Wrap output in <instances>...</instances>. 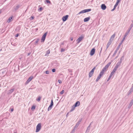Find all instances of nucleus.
Here are the masks:
<instances>
[{
	"label": "nucleus",
	"mask_w": 133,
	"mask_h": 133,
	"mask_svg": "<svg viewBox=\"0 0 133 133\" xmlns=\"http://www.w3.org/2000/svg\"><path fill=\"white\" fill-rule=\"evenodd\" d=\"M64 92V91L63 90L61 92H60V94L62 95L63 94Z\"/></svg>",
	"instance_id": "nucleus-30"
},
{
	"label": "nucleus",
	"mask_w": 133,
	"mask_h": 133,
	"mask_svg": "<svg viewBox=\"0 0 133 133\" xmlns=\"http://www.w3.org/2000/svg\"><path fill=\"white\" fill-rule=\"evenodd\" d=\"M41 123H39L37 125L36 130V132H37L39 131L41 128Z\"/></svg>",
	"instance_id": "nucleus-2"
},
{
	"label": "nucleus",
	"mask_w": 133,
	"mask_h": 133,
	"mask_svg": "<svg viewBox=\"0 0 133 133\" xmlns=\"http://www.w3.org/2000/svg\"><path fill=\"white\" fill-rule=\"evenodd\" d=\"M67 115H68V114H67V115H66V116H68Z\"/></svg>",
	"instance_id": "nucleus-62"
},
{
	"label": "nucleus",
	"mask_w": 133,
	"mask_h": 133,
	"mask_svg": "<svg viewBox=\"0 0 133 133\" xmlns=\"http://www.w3.org/2000/svg\"><path fill=\"white\" fill-rule=\"evenodd\" d=\"M33 78V76H31L29 77V78L28 79V80L26 82L25 84H26L29 83Z\"/></svg>",
	"instance_id": "nucleus-7"
},
{
	"label": "nucleus",
	"mask_w": 133,
	"mask_h": 133,
	"mask_svg": "<svg viewBox=\"0 0 133 133\" xmlns=\"http://www.w3.org/2000/svg\"><path fill=\"white\" fill-rule=\"evenodd\" d=\"M116 8V7H115V6H114V9H115V8Z\"/></svg>",
	"instance_id": "nucleus-58"
},
{
	"label": "nucleus",
	"mask_w": 133,
	"mask_h": 133,
	"mask_svg": "<svg viewBox=\"0 0 133 133\" xmlns=\"http://www.w3.org/2000/svg\"><path fill=\"white\" fill-rule=\"evenodd\" d=\"M6 73V71L4 70L2 72V73L3 74L4 73Z\"/></svg>",
	"instance_id": "nucleus-49"
},
{
	"label": "nucleus",
	"mask_w": 133,
	"mask_h": 133,
	"mask_svg": "<svg viewBox=\"0 0 133 133\" xmlns=\"http://www.w3.org/2000/svg\"><path fill=\"white\" fill-rule=\"evenodd\" d=\"M111 77H110V76H109V78H108V79H107V81H109Z\"/></svg>",
	"instance_id": "nucleus-44"
},
{
	"label": "nucleus",
	"mask_w": 133,
	"mask_h": 133,
	"mask_svg": "<svg viewBox=\"0 0 133 133\" xmlns=\"http://www.w3.org/2000/svg\"><path fill=\"white\" fill-rule=\"evenodd\" d=\"M52 108V107H48V111H49V110H51V109Z\"/></svg>",
	"instance_id": "nucleus-34"
},
{
	"label": "nucleus",
	"mask_w": 133,
	"mask_h": 133,
	"mask_svg": "<svg viewBox=\"0 0 133 133\" xmlns=\"http://www.w3.org/2000/svg\"><path fill=\"white\" fill-rule=\"evenodd\" d=\"M39 41V39H37V40L35 42V45H37V44Z\"/></svg>",
	"instance_id": "nucleus-26"
},
{
	"label": "nucleus",
	"mask_w": 133,
	"mask_h": 133,
	"mask_svg": "<svg viewBox=\"0 0 133 133\" xmlns=\"http://www.w3.org/2000/svg\"><path fill=\"white\" fill-rule=\"evenodd\" d=\"M133 91V84H132V86L131 87V88L129 90V91H128V95H129Z\"/></svg>",
	"instance_id": "nucleus-6"
},
{
	"label": "nucleus",
	"mask_w": 133,
	"mask_h": 133,
	"mask_svg": "<svg viewBox=\"0 0 133 133\" xmlns=\"http://www.w3.org/2000/svg\"><path fill=\"white\" fill-rule=\"evenodd\" d=\"M124 58V57L123 56H122L121 58L120 61H121V62H122V60H123V59Z\"/></svg>",
	"instance_id": "nucleus-31"
},
{
	"label": "nucleus",
	"mask_w": 133,
	"mask_h": 133,
	"mask_svg": "<svg viewBox=\"0 0 133 133\" xmlns=\"http://www.w3.org/2000/svg\"><path fill=\"white\" fill-rule=\"evenodd\" d=\"M18 36V34H16V37H17Z\"/></svg>",
	"instance_id": "nucleus-50"
},
{
	"label": "nucleus",
	"mask_w": 133,
	"mask_h": 133,
	"mask_svg": "<svg viewBox=\"0 0 133 133\" xmlns=\"http://www.w3.org/2000/svg\"><path fill=\"white\" fill-rule=\"evenodd\" d=\"M111 64V62L109 63L102 69V71L100 72L99 75L97 77L96 79V82H98L100 79L101 77L103 75L104 72L106 71L107 70L108 68Z\"/></svg>",
	"instance_id": "nucleus-1"
},
{
	"label": "nucleus",
	"mask_w": 133,
	"mask_h": 133,
	"mask_svg": "<svg viewBox=\"0 0 133 133\" xmlns=\"http://www.w3.org/2000/svg\"><path fill=\"white\" fill-rule=\"evenodd\" d=\"M47 32H46L42 36L41 39V42H43L45 41V40L46 38V37L47 34Z\"/></svg>",
	"instance_id": "nucleus-5"
},
{
	"label": "nucleus",
	"mask_w": 133,
	"mask_h": 133,
	"mask_svg": "<svg viewBox=\"0 0 133 133\" xmlns=\"http://www.w3.org/2000/svg\"><path fill=\"white\" fill-rule=\"evenodd\" d=\"M73 38L72 37H71V41H72L73 40Z\"/></svg>",
	"instance_id": "nucleus-52"
},
{
	"label": "nucleus",
	"mask_w": 133,
	"mask_h": 133,
	"mask_svg": "<svg viewBox=\"0 0 133 133\" xmlns=\"http://www.w3.org/2000/svg\"><path fill=\"white\" fill-rule=\"evenodd\" d=\"M45 73L46 74H49V72L48 71H46L45 72Z\"/></svg>",
	"instance_id": "nucleus-41"
},
{
	"label": "nucleus",
	"mask_w": 133,
	"mask_h": 133,
	"mask_svg": "<svg viewBox=\"0 0 133 133\" xmlns=\"http://www.w3.org/2000/svg\"><path fill=\"white\" fill-rule=\"evenodd\" d=\"M119 2L118 1H117V2H116V3L115 4H116V5H118V4H119Z\"/></svg>",
	"instance_id": "nucleus-46"
},
{
	"label": "nucleus",
	"mask_w": 133,
	"mask_h": 133,
	"mask_svg": "<svg viewBox=\"0 0 133 133\" xmlns=\"http://www.w3.org/2000/svg\"><path fill=\"white\" fill-rule=\"evenodd\" d=\"M31 54V53H28V56L29 55Z\"/></svg>",
	"instance_id": "nucleus-51"
},
{
	"label": "nucleus",
	"mask_w": 133,
	"mask_h": 133,
	"mask_svg": "<svg viewBox=\"0 0 133 133\" xmlns=\"http://www.w3.org/2000/svg\"><path fill=\"white\" fill-rule=\"evenodd\" d=\"M91 125V123L89 125L87 129L86 130V132H89V130L90 128V125Z\"/></svg>",
	"instance_id": "nucleus-20"
},
{
	"label": "nucleus",
	"mask_w": 133,
	"mask_h": 133,
	"mask_svg": "<svg viewBox=\"0 0 133 133\" xmlns=\"http://www.w3.org/2000/svg\"><path fill=\"white\" fill-rule=\"evenodd\" d=\"M50 52V50H48L46 52V54L45 55V56H48V55L49 54Z\"/></svg>",
	"instance_id": "nucleus-22"
},
{
	"label": "nucleus",
	"mask_w": 133,
	"mask_h": 133,
	"mask_svg": "<svg viewBox=\"0 0 133 133\" xmlns=\"http://www.w3.org/2000/svg\"><path fill=\"white\" fill-rule=\"evenodd\" d=\"M12 19V17H10L8 19V20L7 21V22L8 23H9V22H10L11 20V19Z\"/></svg>",
	"instance_id": "nucleus-21"
},
{
	"label": "nucleus",
	"mask_w": 133,
	"mask_h": 133,
	"mask_svg": "<svg viewBox=\"0 0 133 133\" xmlns=\"http://www.w3.org/2000/svg\"><path fill=\"white\" fill-rule=\"evenodd\" d=\"M117 68L115 67V68L113 70H112V72L114 73L117 70Z\"/></svg>",
	"instance_id": "nucleus-25"
},
{
	"label": "nucleus",
	"mask_w": 133,
	"mask_h": 133,
	"mask_svg": "<svg viewBox=\"0 0 133 133\" xmlns=\"http://www.w3.org/2000/svg\"><path fill=\"white\" fill-rule=\"evenodd\" d=\"M112 42V41H111L110 40H109V41L108 42L107 45V48L106 50H107L108 48L109 47L110 45L111 44Z\"/></svg>",
	"instance_id": "nucleus-11"
},
{
	"label": "nucleus",
	"mask_w": 133,
	"mask_h": 133,
	"mask_svg": "<svg viewBox=\"0 0 133 133\" xmlns=\"http://www.w3.org/2000/svg\"><path fill=\"white\" fill-rule=\"evenodd\" d=\"M75 107H75V106L74 105H73L72 107L71 110H70V111L71 112L74 110Z\"/></svg>",
	"instance_id": "nucleus-23"
},
{
	"label": "nucleus",
	"mask_w": 133,
	"mask_h": 133,
	"mask_svg": "<svg viewBox=\"0 0 133 133\" xmlns=\"http://www.w3.org/2000/svg\"><path fill=\"white\" fill-rule=\"evenodd\" d=\"M115 9H114V8L113 9H112L111 10V11H114Z\"/></svg>",
	"instance_id": "nucleus-54"
},
{
	"label": "nucleus",
	"mask_w": 133,
	"mask_h": 133,
	"mask_svg": "<svg viewBox=\"0 0 133 133\" xmlns=\"http://www.w3.org/2000/svg\"><path fill=\"white\" fill-rule=\"evenodd\" d=\"M121 61H120V62H119L116 64V66H115V67L118 68L119 66L121 64Z\"/></svg>",
	"instance_id": "nucleus-19"
},
{
	"label": "nucleus",
	"mask_w": 133,
	"mask_h": 133,
	"mask_svg": "<svg viewBox=\"0 0 133 133\" xmlns=\"http://www.w3.org/2000/svg\"><path fill=\"white\" fill-rule=\"evenodd\" d=\"M131 26V29H131V28L133 27V24H131V26Z\"/></svg>",
	"instance_id": "nucleus-48"
},
{
	"label": "nucleus",
	"mask_w": 133,
	"mask_h": 133,
	"mask_svg": "<svg viewBox=\"0 0 133 133\" xmlns=\"http://www.w3.org/2000/svg\"><path fill=\"white\" fill-rule=\"evenodd\" d=\"M56 69H53L52 70V71L53 72H55Z\"/></svg>",
	"instance_id": "nucleus-39"
},
{
	"label": "nucleus",
	"mask_w": 133,
	"mask_h": 133,
	"mask_svg": "<svg viewBox=\"0 0 133 133\" xmlns=\"http://www.w3.org/2000/svg\"><path fill=\"white\" fill-rule=\"evenodd\" d=\"M50 105L52 106L53 105V102L52 99L51 100Z\"/></svg>",
	"instance_id": "nucleus-32"
},
{
	"label": "nucleus",
	"mask_w": 133,
	"mask_h": 133,
	"mask_svg": "<svg viewBox=\"0 0 133 133\" xmlns=\"http://www.w3.org/2000/svg\"><path fill=\"white\" fill-rule=\"evenodd\" d=\"M119 49L118 48H117L116 50L115 51L114 54V55H115V54H116V53H117L118 51V50Z\"/></svg>",
	"instance_id": "nucleus-24"
},
{
	"label": "nucleus",
	"mask_w": 133,
	"mask_h": 133,
	"mask_svg": "<svg viewBox=\"0 0 133 133\" xmlns=\"http://www.w3.org/2000/svg\"><path fill=\"white\" fill-rule=\"evenodd\" d=\"M52 105H51L50 104V106H49V107H52Z\"/></svg>",
	"instance_id": "nucleus-56"
},
{
	"label": "nucleus",
	"mask_w": 133,
	"mask_h": 133,
	"mask_svg": "<svg viewBox=\"0 0 133 133\" xmlns=\"http://www.w3.org/2000/svg\"><path fill=\"white\" fill-rule=\"evenodd\" d=\"M91 10V9H86L83 10L79 12L78 14H80L82 13H84L85 12H89Z\"/></svg>",
	"instance_id": "nucleus-3"
},
{
	"label": "nucleus",
	"mask_w": 133,
	"mask_h": 133,
	"mask_svg": "<svg viewBox=\"0 0 133 133\" xmlns=\"http://www.w3.org/2000/svg\"><path fill=\"white\" fill-rule=\"evenodd\" d=\"M95 67H94L93 69H92L91 71L90 72L89 74V77H91L92 75L94 72V70L95 69Z\"/></svg>",
	"instance_id": "nucleus-4"
},
{
	"label": "nucleus",
	"mask_w": 133,
	"mask_h": 133,
	"mask_svg": "<svg viewBox=\"0 0 133 133\" xmlns=\"http://www.w3.org/2000/svg\"><path fill=\"white\" fill-rule=\"evenodd\" d=\"M67 115H68V114H67V115H66V116H68Z\"/></svg>",
	"instance_id": "nucleus-61"
},
{
	"label": "nucleus",
	"mask_w": 133,
	"mask_h": 133,
	"mask_svg": "<svg viewBox=\"0 0 133 133\" xmlns=\"http://www.w3.org/2000/svg\"><path fill=\"white\" fill-rule=\"evenodd\" d=\"M58 82L60 84L61 83H62V81L60 80H58Z\"/></svg>",
	"instance_id": "nucleus-42"
},
{
	"label": "nucleus",
	"mask_w": 133,
	"mask_h": 133,
	"mask_svg": "<svg viewBox=\"0 0 133 133\" xmlns=\"http://www.w3.org/2000/svg\"><path fill=\"white\" fill-rule=\"evenodd\" d=\"M14 90V89L10 90L8 91V92L7 93V94L8 95H10V94H11L13 92Z\"/></svg>",
	"instance_id": "nucleus-16"
},
{
	"label": "nucleus",
	"mask_w": 133,
	"mask_h": 133,
	"mask_svg": "<svg viewBox=\"0 0 133 133\" xmlns=\"http://www.w3.org/2000/svg\"><path fill=\"white\" fill-rule=\"evenodd\" d=\"M41 97L40 96L38 97V98L36 99V100L38 102H39L41 100Z\"/></svg>",
	"instance_id": "nucleus-27"
},
{
	"label": "nucleus",
	"mask_w": 133,
	"mask_h": 133,
	"mask_svg": "<svg viewBox=\"0 0 133 133\" xmlns=\"http://www.w3.org/2000/svg\"><path fill=\"white\" fill-rule=\"evenodd\" d=\"M34 18V17L33 16H32L31 17V18L30 19V20H32Z\"/></svg>",
	"instance_id": "nucleus-37"
},
{
	"label": "nucleus",
	"mask_w": 133,
	"mask_h": 133,
	"mask_svg": "<svg viewBox=\"0 0 133 133\" xmlns=\"http://www.w3.org/2000/svg\"><path fill=\"white\" fill-rule=\"evenodd\" d=\"M35 108V107L34 106H33L32 108H31V110H34Z\"/></svg>",
	"instance_id": "nucleus-28"
},
{
	"label": "nucleus",
	"mask_w": 133,
	"mask_h": 133,
	"mask_svg": "<svg viewBox=\"0 0 133 133\" xmlns=\"http://www.w3.org/2000/svg\"><path fill=\"white\" fill-rule=\"evenodd\" d=\"M1 11H0V14L1 13Z\"/></svg>",
	"instance_id": "nucleus-59"
},
{
	"label": "nucleus",
	"mask_w": 133,
	"mask_h": 133,
	"mask_svg": "<svg viewBox=\"0 0 133 133\" xmlns=\"http://www.w3.org/2000/svg\"><path fill=\"white\" fill-rule=\"evenodd\" d=\"M115 34H114L111 36L109 40L112 41L114 37H115Z\"/></svg>",
	"instance_id": "nucleus-18"
},
{
	"label": "nucleus",
	"mask_w": 133,
	"mask_h": 133,
	"mask_svg": "<svg viewBox=\"0 0 133 133\" xmlns=\"http://www.w3.org/2000/svg\"><path fill=\"white\" fill-rule=\"evenodd\" d=\"M19 7V5H18L16 7V8H15V9L17 10V9Z\"/></svg>",
	"instance_id": "nucleus-33"
},
{
	"label": "nucleus",
	"mask_w": 133,
	"mask_h": 133,
	"mask_svg": "<svg viewBox=\"0 0 133 133\" xmlns=\"http://www.w3.org/2000/svg\"><path fill=\"white\" fill-rule=\"evenodd\" d=\"M117 5H116V4H115V5H114V6H115V7H116H116L117 6Z\"/></svg>",
	"instance_id": "nucleus-53"
},
{
	"label": "nucleus",
	"mask_w": 133,
	"mask_h": 133,
	"mask_svg": "<svg viewBox=\"0 0 133 133\" xmlns=\"http://www.w3.org/2000/svg\"><path fill=\"white\" fill-rule=\"evenodd\" d=\"M127 34H125V35L123 37V39H124V40L125 39V37H126L127 35Z\"/></svg>",
	"instance_id": "nucleus-35"
},
{
	"label": "nucleus",
	"mask_w": 133,
	"mask_h": 133,
	"mask_svg": "<svg viewBox=\"0 0 133 133\" xmlns=\"http://www.w3.org/2000/svg\"><path fill=\"white\" fill-rule=\"evenodd\" d=\"M90 18V17L86 18L84 19V22H87L88 21Z\"/></svg>",
	"instance_id": "nucleus-17"
},
{
	"label": "nucleus",
	"mask_w": 133,
	"mask_h": 133,
	"mask_svg": "<svg viewBox=\"0 0 133 133\" xmlns=\"http://www.w3.org/2000/svg\"><path fill=\"white\" fill-rule=\"evenodd\" d=\"M43 10V8H42V7H40V8H39V11H41V10Z\"/></svg>",
	"instance_id": "nucleus-43"
},
{
	"label": "nucleus",
	"mask_w": 133,
	"mask_h": 133,
	"mask_svg": "<svg viewBox=\"0 0 133 133\" xmlns=\"http://www.w3.org/2000/svg\"><path fill=\"white\" fill-rule=\"evenodd\" d=\"M68 15H66L65 16H64L62 17V19L63 22L65 21L67 19L68 17Z\"/></svg>",
	"instance_id": "nucleus-9"
},
{
	"label": "nucleus",
	"mask_w": 133,
	"mask_h": 133,
	"mask_svg": "<svg viewBox=\"0 0 133 133\" xmlns=\"http://www.w3.org/2000/svg\"><path fill=\"white\" fill-rule=\"evenodd\" d=\"M133 103L131 102H130V103H129V105L131 106H132V105H133Z\"/></svg>",
	"instance_id": "nucleus-40"
},
{
	"label": "nucleus",
	"mask_w": 133,
	"mask_h": 133,
	"mask_svg": "<svg viewBox=\"0 0 133 133\" xmlns=\"http://www.w3.org/2000/svg\"><path fill=\"white\" fill-rule=\"evenodd\" d=\"M81 120L80 121H79L76 124V125H75V127L74 128H77V127L79 126V124L80 123V122H81Z\"/></svg>",
	"instance_id": "nucleus-15"
},
{
	"label": "nucleus",
	"mask_w": 133,
	"mask_h": 133,
	"mask_svg": "<svg viewBox=\"0 0 133 133\" xmlns=\"http://www.w3.org/2000/svg\"><path fill=\"white\" fill-rule=\"evenodd\" d=\"M101 8L102 9L104 10L106 8V6L105 4H103L101 5Z\"/></svg>",
	"instance_id": "nucleus-12"
},
{
	"label": "nucleus",
	"mask_w": 133,
	"mask_h": 133,
	"mask_svg": "<svg viewBox=\"0 0 133 133\" xmlns=\"http://www.w3.org/2000/svg\"><path fill=\"white\" fill-rule=\"evenodd\" d=\"M75 128H74V129H73V130H72V131H71L72 132H73V133H74L75 131Z\"/></svg>",
	"instance_id": "nucleus-45"
},
{
	"label": "nucleus",
	"mask_w": 133,
	"mask_h": 133,
	"mask_svg": "<svg viewBox=\"0 0 133 133\" xmlns=\"http://www.w3.org/2000/svg\"><path fill=\"white\" fill-rule=\"evenodd\" d=\"M83 37L81 36L79 37L77 39L76 41L77 43H79L83 39Z\"/></svg>",
	"instance_id": "nucleus-8"
},
{
	"label": "nucleus",
	"mask_w": 133,
	"mask_h": 133,
	"mask_svg": "<svg viewBox=\"0 0 133 133\" xmlns=\"http://www.w3.org/2000/svg\"><path fill=\"white\" fill-rule=\"evenodd\" d=\"M80 102L79 101H77L75 103L74 105L75 107H78L80 105Z\"/></svg>",
	"instance_id": "nucleus-13"
},
{
	"label": "nucleus",
	"mask_w": 133,
	"mask_h": 133,
	"mask_svg": "<svg viewBox=\"0 0 133 133\" xmlns=\"http://www.w3.org/2000/svg\"><path fill=\"white\" fill-rule=\"evenodd\" d=\"M14 110V109H12L11 110V112H12Z\"/></svg>",
	"instance_id": "nucleus-55"
},
{
	"label": "nucleus",
	"mask_w": 133,
	"mask_h": 133,
	"mask_svg": "<svg viewBox=\"0 0 133 133\" xmlns=\"http://www.w3.org/2000/svg\"><path fill=\"white\" fill-rule=\"evenodd\" d=\"M95 49L94 48H93L91 49L90 52V55L91 56H92L95 53Z\"/></svg>",
	"instance_id": "nucleus-10"
},
{
	"label": "nucleus",
	"mask_w": 133,
	"mask_h": 133,
	"mask_svg": "<svg viewBox=\"0 0 133 133\" xmlns=\"http://www.w3.org/2000/svg\"><path fill=\"white\" fill-rule=\"evenodd\" d=\"M114 73H113V72H111L109 76H110V77H111L114 74Z\"/></svg>",
	"instance_id": "nucleus-29"
},
{
	"label": "nucleus",
	"mask_w": 133,
	"mask_h": 133,
	"mask_svg": "<svg viewBox=\"0 0 133 133\" xmlns=\"http://www.w3.org/2000/svg\"><path fill=\"white\" fill-rule=\"evenodd\" d=\"M70 133H73V132H71Z\"/></svg>",
	"instance_id": "nucleus-60"
},
{
	"label": "nucleus",
	"mask_w": 133,
	"mask_h": 133,
	"mask_svg": "<svg viewBox=\"0 0 133 133\" xmlns=\"http://www.w3.org/2000/svg\"><path fill=\"white\" fill-rule=\"evenodd\" d=\"M64 49L63 48H62L61 50V52H63L64 51Z\"/></svg>",
	"instance_id": "nucleus-38"
},
{
	"label": "nucleus",
	"mask_w": 133,
	"mask_h": 133,
	"mask_svg": "<svg viewBox=\"0 0 133 133\" xmlns=\"http://www.w3.org/2000/svg\"><path fill=\"white\" fill-rule=\"evenodd\" d=\"M124 39H123L121 41V42L119 43L118 45V47H117V48L119 49V48L121 45L122 44L123 42V41H124Z\"/></svg>",
	"instance_id": "nucleus-14"
},
{
	"label": "nucleus",
	"mask_w": 133,
	"mask_h": 133,
	"mask_svg": "<svg viewBox=\"0 0 133 133\" xmlns=\"http://www.w3.org/2000/svg\"><path fill=\"white\" fill-rule=\"evenodd\" d=\"M46 1L47 3H50V2L49 0H46Z\"/></svg>",
	"instance_id": "nucleus-36"
},
{
	"label": "nucleus",
	"mask_w": 133,
	"mask_h": 133,
	"mask_svg": "<svg viewBox=\"0 0 133 133\" xmlns=\"http://www.w3.org/2000/svg\"><path fill=\"white\" fill-rule=\"evenodd\" d=\"M14 133H16V132H14Z\"/></svg>",
	"instance_id": "nucleus-63"
},
{
	"label": "nucleus",
	"mask_w": 133,
	"mask_h": 133,
	"mask_svg": "<svg viewBox=\"0 0 133 133\" xmlns=\"http://www.w3.org/2000/svg\"><path fill=\"white\" fill-rule=\"evenodd\" d=\"M121 0H117V1H118L119 2H120Z\"/></svg>",
	"instance_id": "nucleus-57"
},
{
	"label": "nucleus",
	"mask_w": 133,
	"mask_h": 133,
	"mask_svg": "<svg viewBox=\"0 0 133 133\" xmlns=\"http://www.w3.org/2000/svg\"><path fill=\"white\" fill-rule=\"evenodd\" d=\"M131 106L129 105L128 106V109H130V108L131 107Z\"/></svg>",
	"instance_id": "nucleus-47"
}]
</instances>
